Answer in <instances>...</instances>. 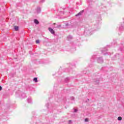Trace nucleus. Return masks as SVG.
<instances>
[{
	"instance_id": "nucleus-2",
	"label": "nucleus",
	"mask_w": 124,
	"mask_h": 124,
	"mask_svg": "<svg viewBox=\"0 0 124 124\" xmlns=\"http://www.w3.org/2000/svg\"><path fill=\"white\" fill-rule=\"evenodd\" d=\"M84 12V10L81 11L80 12H79L78 14L76 15V16H79L80 15H81L82 13Z\"/></svg>"
},
{
	"instance_id": "nucleus-3",
	"label": "nucleus",
	"mask_w": 124,
	"mask_h": 124,
	"mask_svg": "<svg viewBox=\"0 0 124 124\" xmlns=\"http://www.w3.org/2000/svg\"><path fill=\"white\" fill-rule=\"evenodd\" d=\"M14 29L16 31H19V27L17 26H15L14 27Z\"/></svg>"
},
{
	"instance_id": "nucleus-11",
	"label": "nucleus",
	"mask_w": 124,
	"mask_h": 124,
	"mask_svg": "<svg viewBox=\"0 0 124 124\" xmlns=\"http://www.w3.org/2000/svg\"><path fill=\"white\" fill-rule=\"evenodd\" d=\"M69 122H71V120H70V121H69Z\"/></svg>"
},
{
	"instance_id": "nucleus-12",
	"label": "nucleus",
	"mask_w": 124,
	"mask_h": 124,
	"mask_svg": "<svg viewBox=\"0 0 124 124\" xmlns=\"http://www.w3.org/2000/svg\"><path fill=\"white\" fill-rule=\"evenodd\" d=\"M56 23H54V25H55Z\"/></svg>"
},
{
	"instance_id": "nucleus-6",
	"label": "nucleus",
	"mask_w": 124,
	"mask_h": 124,
	"mask_svg": "<svg viewBox=\"0 0 124 124\" xmlns=\"http://www.w3.org/2000/svg\"><path fill=\"white\" fill-rule=\"evenodd\" d=\"M122 117H118V121H122Z\"/></svg>"
},
{
	"instance_id": "nucleus-1",
	"label": "nucleus",
	"mask_w": 124,
	"mask_h": 124,
	"mask_svg": "<svg viewBox=\"0 0 124 124\" xmlns=\"http://www.w3.org/2000/svg\"><path fill=\"white\" fill-rule=\"evenodd\" d=\"M48 31H49L51 32V33H52V34H55V31H54V30L52 29L51 28H48Z\"/></svg>"
},
{
	"instance_id": "nucleus-5",
	"label": "nucleus",
	"mask_w": 124,
	"mask_h": 124,
	"mask_svg": "<svg viewBox=\"0 0 124 124\" xmlns=\"http://www.w3.org/2000/svg\"><path fill=\"white\" fill-rule=\"evenodd\" d=\"M33 81H35V83H37V78H34L33 79Z\"/></svg>"
},
{
	"instance_id": "nucleus-7",
	"label": "nucleus",
	"mask_w": 124,
	"mask_h": 124,
	"mask_svg": "<svg viewBox=\"0 0 124 124\" xmlns=\"http://www.w3.org/2000/svg\"><path fill=\"white\" fill-rule=\"evenodd\" d=\"M36 44H39V43H40L39 40H36Z\"/></svg>"
},
{
	"instance_id": "nucleus-10",
	"label": "nucleus",
	"mask_w": 124,
	"mask_h": 124,
	"mask_svg": "<svg viewBox=\"0 0 124 124\" xmlns=\"http://www.w3.org/2000/svg\"><path fill=\"white\" fill-rule=\"evenodd\" d=\"M75 112H77V109H75Z\"/></svg>"
},
{
	"instance_id": "nucleus-9",
	"label": "nucleus",
	"mask_w": 124,
	"mask_h": 124,
	"mask_svg": "<svg viewBox=\"0 0 124 124\" xmlns=\"http://www.w3.org/2000/svg\"><path fill=\"white\" fill-rule=\"evenodd\" d=\"M2 90V87L0 86V91H1Z\"/></svg>"
},
{
	"instance_id": "nucleus-8",
	"label": "nucleus",
	"mask_w": 124,
	"mask_h": 124,
	"mask_svg": "<svg viewBox=\"0 0 124 124\" xmlns=\"http://www.w3.org/2000/svg\"><path fill=\"white\" fill-rule=\"evenodd\" d=\"M85 122H89V119L88 118H86L85 119Z\"/></svg>"
},
{
	"instance_id": "nucleus-4",
	"label": "nucleus",
	"mask_w": 124,
	"mask_h": 124,
	"mask_svg": "<svg viewBox=\"0 0 124 124\" xmlns=\"http://www.w3.org/2000/svg\"><path fill=\"white\" fill-rule=\"evenodd\" d=\"M34 22L35 24H36L37 25H38L39 24V22H38V20H37V19H34Z\"/></svg>"
}]
</instances>
